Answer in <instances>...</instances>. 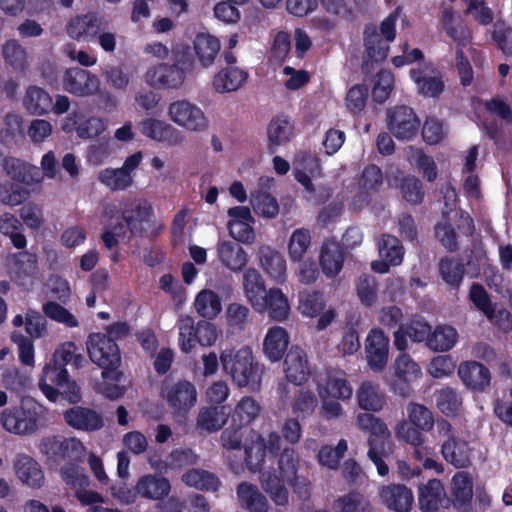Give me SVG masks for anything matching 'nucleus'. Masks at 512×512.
<instances>
[{
    "instance_id": "1",
    "label": "nucleus",
    "mask_w": 512,
    "mask_h": 512,
    "mask_svg": "<svg viewBox=\"0 0 512 512\" xmlns=\"http://www.w3.org/2000/svg\"><path fill=\"white\" fill-rule=\"evenodd\" d=\"M402 8L397 7L380 24V33L375 25H367L364 29L365 55L363 57L361 72L367 81L375 70V64L383 62L389 53V43L396 37V22Z\"/></svg>"
},
{
    "instance_id": "2",
    "label": "nucleus",
    "mask_w": 512,
    "mask_h": 512,
    "mask_svg": "<svg viewBox=\"0 0 512 512\" xmlns=\"http://www.w3.org/2000/svg\"><path fill=\"white\" fill-rule=\"evenodd\" d=\"M173 64L159 63L145 74L146 83L158 89H177L194 68V53L189 45L177 44L172 49Z\"/></svg>"
},
{
    "instance_id": "3",
    "label": "nucleus",
    "mask_w": 512,
    "mask_h": 512,
    "mask_svg": "<svg viewBox=\"0 0 512 512\" xmlns=\"http://www.w3.org/2000/svg\"><path fill=\"white\" fill-rule=\"evenodd\" d=\"M220 362L223 371L236 386L248 387L252 391L259 390L264 367L255 361L250 347L245 346L237 351L225 350L220 355Z\"/></svg>"
},
{
    "instance_id": "4",
    "label": "nucleus",
    "mask_w": 512,
    "mask_h": 512,
    "mask_svg": "<svg viewBox=\"0 0 512 512\" xmlns=\"http://www.w3.org/2000/svg\"><path fill=\"white\" fill-rule=\"evenodd\" d=\"M87 351L90 360L102 369L103 379H122L121 353L114 339L103 333H92L87 340Z\"/></svg>"
},
{
    "instance_id": "5",
    "label": "nucleus",
    "mask_w": 512,
    "mask_h": 512,
    "mask_svg": "<svg viewBox=\"0 0 512 512\" xmlns=\"http://www.w3.org/2000/svg\"><path fill=\"white\" fill-rule=\"evenodd\" d=\"M45 408L32 398L22 399L19 406L8 407L1 413L0 421L8 432L27 435L35 432L44 419Z\"/></svg>"
},
{
    "instance_id": "6",
    "label": "nucleus",
    "mask_w": 512,
    "mask_h": 512,
    "mask_svg": "<svg viewBox=\"0 0 512 512\" xmlns=\"http://www.w3.org/2000/svg\"><path fill=\"white\" fill-rule=\"evenodd\" d=\"M39 389L53 403L77 404L81 401V389L66 368L44 367L38 382Z\"/></svg>"
},
{
    "instance_id": "7",
    "label": "nucleus",
    "mask_w": 512,
    "mask_h": 512,
    "mask_svg": "<svg viewBox=\"0 0 512 512\" xmlns=\"http://www.w3.org/2000/svg\"><path fill=\"white\" fill-rule=\"evenodd\" d=\"M217 339V330L214 324L200 320L197 325L190 316L180 319L179 346L182 352L189 353L198 343L203 347L212 346Z\"/></svg>"
},
{
    "instance_id": "8",
    "label": "nucleus",
    "mask_w": 512,
    "mask_h": 512,
    "mask_svg": "<svg viewBox=\"0 0 512 512\" xmlns=\"http://www.w3.org/2000/svg\"><path fill=\"white\" fill-rule=\"evenodd\" d=\"M153 217L154 209L147 200H132L125 203L121 209L120 218L127 225L128 240L133 237H146Z\"/></svg>"
},
{
    "instance_id": "9",
    "label": "nucleus",
    "mask_w": 512,
    "mask_h": 512,
    "mask_svg": "<svg viewBox=\"0 0 512 512\" xmlns=\"http://www.w3.org/2000/svg\"><path fill=\"white\" fill-rule=\"evenodd\" d=\"M316 386L322 399L333 398L346 401L351 399L353 389L347 379V374L342 369L328 368L317 376Z\"/></svg>"
},
{
    "instance_id": "10",
    "label": "nucleus",
    "mask_w": 512,
    "mask_h": 512,
    "mask_svg": "<svg viewBox=\"0 0 512 512\" xmlns=\"http://www.w3.org/2000/svg\"><path fill=\"white\" fill-rule=\"evenodd\" d=\"M419 95L425 98H439L445 90L444 75L432 63L420 64L409 72Z\"/></svg>"
},
{
    "instance_id": "11",
    "label": "nucleus",
    "mask_w": 512,
    "mask_h": 512,
    "mask_svg": "<svg viewBox=\"0 0 512 512\" xmlns=\"http://www.w3.org/2000/svg\"><path fill=\"white\" fill-rule=\"evenodd\" d=\"M387 126L398 140H411L419 131L420 120L412 108L399 105L388 109Z\"/></svg>"
},
{
    "instance_id": "12",
    "label": "nucleus",
    "mask_w": 512,
    "mask_h": 512,
    "mask_svg": "<svg viewBox=\"0 0 512 512\" xmlns=\"http://www.w3.org/2000/svg\"><path fill=\"white\" fill-rule=\"evenodd\" d=\"M62 85L65 91L74 96L89 97L99 90L100 80L88 70L72 67L65 70Z\"/></svg>"
},
{
    "instance_id": "13",
    "label": "nucleus",
    "mask_w": 512,
    "mask_h": 512,
    "mask_svg": "<svg viewBox=\"0 0 512 512\" xmlns=\"http://www.w3.org/2000/svg\"><path fill=\"white\" fill-rule=\"evenodd\" d=\"M425 431L417 428L408 421H401L396 426V436L399 440H402L413 447V456L418 461H423V466L426 469L433 468L437 465V462L428 457L430 454V448L424 446L425 443Z\"/></svg>"
},
{
    "instance_id": "14",
    "label": "nucleus",
    "mask_w": 512,
    "mask_h": 512,
    "mask_svg": "<svg viewBox=\"0 0 512 512\" xmlns=\"http://www.w3.org/2000/svg\"><path fill=\"white\" fill-rule=\"evenodd\" d=\"M169 115L173 122L191 131H201L208 126V121L203 111L186 100L171 103Z\"/></svg>"
},
{
    "instance_id": "15",
    "label": "nucleus",
    "mask_w": 512,
    "mask_h": 512,
    "mask_svg": "<svg viewBox=\"0 0 512 512\" xmlns=\"http://www.w3.org/2000/svg\"><path fill=\"white\" fill-rule=\"evenodd\" d=\"M389 338L380 329H372L365 343L366 357L369 367L375 371H382L387 364L389 354Z\"/></svg>"
},
{
    "instance_id": "16",
    "label": "nucleus",
    "mask_w": 512,
    "mask_h": 512,
    "mask_svg": "<svg viewBox=\"0 0 512 512\" xmlns=\"http://www.w3.org/2000/svg\"><path fill=\"white\" fill-rule=\"evenodd\" d=\"M465 266L472 267L475 276L480 273V265L473 260V251H471L465 264L454 258H442L439 262V273L451 289L458 291L464 278Z\"/></svg>"
},
{
    "instance_id": "17",
    "label": "nucleus",
    "mask_w": 512,
    "mask_h": 512,
    "mask_svg": "<svg viewBox=\"0 0 512 512\" xmlns=\"http://www.w3.org/2000/svg\"><path fill=\"white\" fill-rule=\"evenodd\" d=\"M284 372L288 382L295 385L305 383L310 374V367L305 351L299 346H292L284 359Z\"/></svg>"
},
{
    "instance_id": "18",
    "label": "nucleus",
    "mask_w": 512,
    "mask_h": 512,
    "mask_svg": "<svg viewBox=\"0 0 512 512\" xmlns=\"http://www.w3.org/2000/svg\"><path fill=\"white\" fill-rule=\"evenodd\" d=\"M63 416L70 427L80 431H98L104 426L102 415L87 407L74 406L66 410Z\"/></svg>"
},
{
    "instance_id": "19",
    "label": "nucleus",
    "mask_w": 512,
    "mask_h": 512,
    "mask_svg": "<svg viewBox=\"0 0 512 512\" xmlns=\"http://www.w3.org/2000/svg\"><path fill=\"white\" fill-rule=\"evenodd\" d=\"M418 502L423 512H436L441 507L447 508L450 505V499L447 498L444 486L439 479H431L419 486Z\"/></svg>"
},
{
    "instance_id": "20",
    "label": "nucleus",
    "mask_w": 512,
    "mask_h": 512,
    "mask_svg": "<svg viewBox=\"0 0 512 512\" xmlns=\"http://www.w3.org/2000/svg\"><path fill=\"white\" fill-rule=\"evenodd\" d=\"M139 129L142 135L158 142L176 145L182 141V136L175 127L155 118L141 120Z\"/></svg>"
},
{
    "instance_id": "21",
    "label": "nucleus",
    "mask_w": 512,
    "mask_h": 512,
    "mask_svg": "<svg viewBox=\"0 0 512 512\" xmlns=\"http://www.w3.org/2000/svg\"><path fill=\"white\" fill-rule=\"evenodd\" d=\"M379 495L387 508L394 512H410L414 502L411 489L403 484L383 486Z\"/></svg>"
},
{
    "instance_id": "22",
    "label": "nucleus",
    "mask_w": 512,
    "mask_h": 512,
    "mask_svg": "<svg viewBox=\"0 0 512 512\" xmlns=\"http://www.w3.org/2000/svg\"><path fill=\"white\" fill-rule=\"evenodd\" d=\"M166 399L170 407L186 413L195 405L197 391L190 381L180 380L168 389Z\"/></svg>"
},
{
    "instance_id": "23",
    "label": "nucleus",
    "mask_w": 512,
    "mask_h": 512,
    "mask_svg": "<svg viewBox=\"0 0 512 512\" xmlns=\"http://www.w3.org/2000/svg\"><path fill=\"white\" fill-rule=\"evenodd\" d=\"M458 375L463 384L474 391H483L490 385V370L477 361H467L460 364Z\"/></svg>"
},
{
    "instance_id": "24",
    "label": "nucleus",
    "mask_w": 512,
    "mask_h": 512,
    "mask_svg": "<svg viewBox=\"0 0 512 512\" xmlns=\"http://www.w3.org/2000/svg\"><path fill=\"white\" fill-rule=\"evenodd\" d=\"M262 300L265 302L263 306H255L257 312H268L271 319L275 321H284L288 318L290 305L287 296L280 288L273 287L263 295Z\"/></svg>"
},
{
    "instance_id": "25",
    "label": "nucleus",
    "mask_w": 512,
    "mask_h": 512,
    "mask_svg": "<svg viewBox=\"0 0 512 512\" xmlns=\"http://www.w3.org/2000/svg\"><path fill=\"white\" fill-rule=\"evenodd\" d=\"M445 461L456 468H466L471 462V449L467 441L457 437L446 439L441 446Z\"/></svg>"
},
{
    "instance_id": "26",
    "label": "nucleus",
    "mask_w": 512,
    "mask_h": 512,
    "mask_svg": "<svg viewBox=\"0 0 512 512\" xmlns=\"http://www.w3.org/2000/svg\"><path fill=\"white\" fill-rule=\"evenodd\" d=\"M453 506L462 512H469L473 497V482L466 472H457L451 481Z\"/></svg>"
},
{
    "instance_id": "27",
    "label": "nucleus",
    "mask_w": 512,
    "mask_h": 512,
    "mask_svg": "<svg viewBox=\"0 0 512 512\" xmlns=\"http://www.w3.org/2000/svg\"><path fill=\"white\" fill-rule=\"evenodd\" d=\"M135 489L142 498L162 500L169 495L171 484L169 480L163 476L147 474L139 478Z\"/></svg>"
},
{
    "instance_id": "28",
    "label": "nucleus",
    "mask_w": 512,
    "mask_h": 512,
    "mask_svg": "<svg viewBox=\"0 0 512 512\" xmlns=\"http://www.w3.org/2000/svg\"><path fill=\"white\" fill-rule=\"evenodd\" d=\"M395 376L397 381L403 383V387L399 388L402 396H408L410 393L409 383L419 379L422 376L420 366L407 353H401L395 360L394 364Z\"/></svg>"
},
{
    "instance_id": "29",
    "label": "nucleus",
    "mask_w": 512,
    "mask_h": 512,
    "mask_svg": "<svg viewBox=\"0 0 512 512\" xmlns=\"http://www.w3.org/2000/svg\"><path fill=\"white\" fill-rule=\"evenodd\" d=\"M289 345L286 329L274 326L268 329L263 343V352L271 362L282 359Z\"/></svg>"
},
{
    "instance_id": "30",
    "label": "nucleus",
    "mask_w": 512,
    "mask_h": 512,
    "mask_svg": "<svg viewBox=\"0 0 512 512\" xmlns=\"http://www.w3.org/2000/svg\"><path fill=\"white\" fill-rule=\"evenodd\" d=\"M358 406L365 411L378 412L386 404V395L378 384L371 381L361 383L356 391Z\"/></svg>"
},
{
    "instance_id": "31",
    "label": "nucleus",
    "mask_w": 512,
    "mask_h": 512,
    "mask_svg": "<svg viewBox=\"0 0 512 512\" xmlns=\"http://www.w3.org/2000/svg\"><path fill=\"white\" fill-rule=\"evenodd\" d=\"M241 507L248 512H267L268 501L258 487L249 482H241L236 488Z\"/></svg>"
},
{
    "instance_id": "32",
    "label": "nucleus",
    "mask_w": 512,
    "mask_h": 512,
    "mask_svg": "<svg viewBox=\"0 0 512 512\" xmlns=\"http://www.w3.org/2000/svg\"><path fill=\"white\" fill-rule=\"evenodd\" d=\"M247 71L235 66L221 69L213 78V87L218 93L237 91L246 82Z\"/></svg>"
},
{
    "instance_id": "33",
    "label": "nucleus",
    "mask_w": 512,
    "mask_h": 512,
    "mask_svg": "<svg viewBox=\"0 0 512 512\" xmlns=\"http://www.w3.org/2000/svg\"><path fill=\"white\" fill-rule=\"evenodd\" d=\"M23 106L32 115H46L51 111L52 97L44 88L30 85L23 97Z\"/></svg>"
},
{
    "instance_id": "34",
    "label": "nucleus",
    "mask_w": 512,
    "mask_h": 512,
    "mask_svg": "<svg viewBox=\"0 0 512 512\" xmlns=\"http://www.w3.org/2000/svg\"><path fill=\"white\" fill-rule=\"evenodd\" d=\"M230 414L231 409L226 405L204 407L199 411L197 426L207 432L218 431L227 422Z\"/></svg>"
},
{
    "instance_id": "35",
    "label": "nucleus",
    "mask_w": 512,
    "mask_h": 512,
    "mask_svg": "<svg viewBox=\"0 0 512 512\" xmlns=\"http://www.w3.org/2000/svg\"><path fill=\"white\" fill-rule=\"evenodd\" d=\"M218 258L232 271H239L247 264V254L242 246L231 241H222L217 245Z\"/></svg>"
},
{
    "instance_id": "36",
    "label": "nucleus",
    "mask_w": 512,
    "mask_h": 512,
    "mask_svg": "<svg viewBox=\"0 0 512 512\" xmlns=\"http://www.w3.org/2000/svg\"><path fill=\"white\" fill-rule=\"evenodd\" d=\"M343 261V252L338 243L334 241L323 243L319 263L326 276L333 277L339 274L343 267Z\"/></svg>"
},
{
    "instance_id": "37",
    "label": "nucleus",
    "mask_w": 512,
    "mask_h": 512,
    "mask_svg": "<svg viewBox=\"0 0 512 512\" xmlns=\"http://www.w3.org/2000/svg\"><path fill=\"white\" fill-rule=\"evenodd\" d=\"M294 125L287 116L277 115L273 117L268 124L267 134L269 140V150L274 152V147L285 144L291 140Z\"/></svg>"
},
{
    "instance_id": "38",
    "label": "nucleus",
    "mask_w": 512,
    "mask_h": 512,
    "mask_svg": "<svg viewBox=\"0 0 512 512\" xmlns=\"http://www.w3.org/2000/svg\"><path fill=\"white\" fill-rule=\"evenodd\" d=\"M17 477L32 488H39L44 482L43 471L36 460L29 456H20L15 463Z\"/></svg>"
},
{
    "instance_id": "39",
    "label": "nucleus",
    "mask_w": 512,
    "mask_h": 512,
    "mask_svg": "<svg viewBox=\"0 0 512 512\" xmlns=\"http://www.w3.org/2000/svg\"><path fill=\"white\" fill-rule=\"evenodd\" d=\"M4 168L7 175L17 183L32 185L40 180L39 170L19 159H5Z\"/></svg>"
},
{
    "instance_id": "40",
    "label": "nucleus",
    "mask_w": 512,
    "mask_h": 512,
    "mask_svg": "<svg viewBox=\"0 0 512 512\" xmlns=\"http://www.w3.org/2000/svg\"><path fill=\"white\" fill-rule=\"evenodd\" d=\"M260 412L261 406L258 401L251 396L242 397L231 414L233 426L242 428L249 425L259 416Z\"/></svg>"
},
{
    "instance_id": "41",
    "label": "nucleus",
    "mask_w": 512,
    "mask_h": 512,
    "mask_svg": "<svg viewBox=\"0 0 512 512\" xmlns=\"http://www.w3.org/2000/svg\"><path fill=\"white\" fill-rule=\"evenodd\" d=\"M260 263L264 271L276 282H283L286 276V261L276 250L269 247L260 250Z\"/></svg>"
},
{
    "instance_id": "42",
    "label": "nucleus",
    "mask_w": 512,
    "mask_h": 512,
    "mask_svg": "<svg viewBox=\"0 0 512 512\" xmlns=\"http://www.w3.org/2000/svg\"><path fill=\"white\" fill-rule=\"evenodd\" d=\"M243 286L245 294L251 303L252 307L263 306L264 301L262 300L263 295L266 291L265 282L261 274L254 268H249L245 271L243 276Z\"/></svg>"
},
{
    "instance_id": "43",
    "label": "nucleus",
    "mask_w": 512,
    "mask_h": 512,
    "mask_svg": "<svg viewBox=\"0 0 512 512\" xmlns=\"http://www.w3.org/2000/svg\"><path fill=\"white\" fill-rule=\"evenodd\" d=\"M357 426L360 430L369 433L368 444L388 440L390 437L387 425L373 414H359L357 416Z\"/></svg>"
},
{
    "instance_id": "44",
    "label": "nucleus",
    "mask_w": 512,
    "mask_h": 512,
    "mask_svg": "<svg viewBox=\"0 0 512 512\" xmlns=\"http://www.w3.org/2000/svg\"><path fill=\"white\" fill-rule=\"evenodd\" d=\"M77 346L74 342H65L61 344L54 352L52 358L45 364L44 367L66 368V365L72 364L75 368L82 367L84 358L81 354H77Z\"/></svg>"
},
{
    "instance_id": "45",
    "label": "nucleus",
    "mask_w": 512,
    "mask_h": 512,
    "mask_svg": "<svg viewBox=\"0 0 512 512\" xmlns=\"http://www.w3.org/2000/svg\"><path fill=\"white\" fill-rule=\"evenodd\" d=\"M458 339L457 330L448 325H439L430 332L426 346L435 352H447L451 350Z\"/></svg>"
},
{
    "instance_id": "46",
    "label": "nucleus",
    "mask_w": 512,
    "mask_h": 512,
    "mask_svg": "<svg viewBox=\"0 0 512 512\" xmlns=\"http://www.w3.org/2000/svg\"><path fill=\"white\" fill-rule=\"evenodd\" d=\"M194 50L201 64L208 67L220 51V41L215 36L200 33L194 40Z\"/></svg>"
},
{
    "instance_id": "47",
    "label": "nucleus",
    "mask_w": 512,
    "mask_h": 512,
    "mask_svg": "<svg viewBox=\"0 0 512 512\" xmlns=\"http://www.w3.org/2000/svg\"><path fill=\"white\" fill-rule=\"evenodd\" d=\"M286 478L274 473H263L261 477L262 488L270 496L271 500L279 506L288 504V490L285 486Z\"/></svg>"
},
{
    "instance_id": "48",
    "label": "nucleus",
    "mask_w": 512,
    "mask_h": 512,
    "mask_svg": "<svg viewBox=\"0 0 512 512\" xmlns=\"http://www.w3.org/2000/svg\"><path fill=\"white\" fill-rule=\"evenodd\" d=\"M99 24L96 16L91 14L79 15L72 18L67 24V34L76 40L97 34Z\"/></svg>"
},
{
    "instance_id": "49",
    "label": "nucleus",
    "mask_w": 512,
    "mask_h": 512,
    "mask_svg": "<svg viewBox=\"0 0 512 512\" xmlns=\"http://www.w3.org/2000/svg\"><path fill=\"white\" fill-rule=\"evenodd\" d=\"M194 307L201 317L213 319L221 312V299L212 290H202L195 298Z\"/></svg>"
},
{
    "instance_id": "50",
    "label": "nucleus",
    "mask_w": 512,
    "mask_h": 512,
    "mask_svg": "<svg viewBox=\"0 0 512 512\" xmlns=\"http://www.w3.org/2000/svg\"><path fill=\"white\" fill-rule=\"evenodd\" d=\"M437 408L447 417H455L462 408V397L458 391L446 386L436 393Z\"/></svg>"
},
{
    "instance_id": "51",
    "label": "nucleus",
    "mask_w": 512,
    "mask_h": 512,
    "mask_svg": "<svg viewBox=\"0 0 512 512\" xmlns=\"http://www.w3.org/2000/svg\"><path fill=\"white\" fill-rule=\"evenodd\" d=\"M182 481L190 487L212 492L217 491L220 486L219 478L205 470L191 469L183 474Z\"/></svg>"
},
{
    "instance_id": "52",
    "label": "nucleus",
    "mask_w": 512,
    "mask_h": 512,
    "mask_svg": "<svg viewBox=\"0 0 512 512\" xmlns=\"http://www.w3.org/2000/svg\"><path fill=\"white\" fill-rule=\"evenodd\" d=\"M98 179L112 191H124L133 184L132 174L122 168H105L100 171Z\"/></svg>"
},
{
    "instance_id": "53",
    "label": "nucleus",
    "mask_w": 512,
    "mask_h": 512,
    "mask_svg": "<svg viewBox=\"0 0 512 512\" xmlns=\"http://www.w3.org/2000/svg\"><path fill=\"white\" fill-rule=\"evenodd\" d=\"M22 225L13 214L5 213L0 217V233L8 236L17 249H24L27 245L26 237L21 232Z\"/></svg>"
},
{
    "instance_id": "54",
    "label": "nucleus",
    "mask_w": 512,
    "mask_h": 512,
    "mask_svg": "<svg viewBox=\"0 0 512 512\" xmlns=\"http://www.w3.org/2000/svg\"><path fill=\"white\" fill-rule=\"evenodd\" d=\"M7 65L16 72H24L28 67L27 52L15 39L8 40L2 49Z\"/></svg>"
},
{
    "instance_id": "55",
    "label": "nucleus",
    "mask_w": 512,
    "mask_h": 512,
    "mask_svg": "<svg viewBox=\"0 0 512 512\" xmlns=\"http://www.w3.org/2000/svg\"><path fill=\"white\" fill-rule=\"evenodd\" d=\"M379 255L393 266L399 265L404 256V248L401 241L390 234H383L378 243Z\"/></svg>"
},
{
    "instance_id": "56",
    "label": "nucleus",
    "mask_w": 512,
    "mask_h": 512,
    "mask_svg": "<svg viewBox=\"0 0 512 512\" xmlns=\"http://www.w3.org/2000/svg\"><path fill=\"white\" fill-rule=\"evenodd\" d=\"M244 463L251 472L261 471L266 456V441L258 435L257 439L244 448Z\"/></svg>"
},
{
    "instance_id": "57",
    "label": "nucleus",
    "mask_w": 512,
    "mask_h": 512,
    "mask_svg": "<svg viewBox=\"0 0 512 512\" xmlns=\"http://www.w3.org/2000/svg\"><path fill=\"white\" fill-rule=\"evenodd\" d=\"M250 204L257 215L266 218H274L279 212L276 198L262 190L251 193Z\"/></svg>"
},
{
    "instance_id": "58",
    "label": "nucleus",
    "mask_w": 512,
    "mask_h": 512,
    "mask_svg": "<svg viewBox=\"0 0 512 512\" xmlns=\"http://www.w3.org/2000/svg\"><path fill=\"white\" fill-rule=\"evenodd\" d=\"M408 422L420 428L422 431L430 432L435 425L433 412L425 405L411 402L407 406Z\"/></svg>"
},
{
    "instance_id": "59",
    "label": "nucleus",
    "mask_w": 512,
    "mask_h": 512,
    "mask_svg": "<svg viewBox=\"0 0 512 512\" xmlns=\"http://www.w3.org/2000/svg\"><path fill=\"white\" fill-rule=\"evenodd\" d=\"M402 198L411 205H419L425 197V190L419 178L413 175L403 177L399 184Z\"/></svg>"
},
{
    "instance_id": "60",
    "label": "nucleus",
    "mask_w": 512,
    "mask_h": 512,
    "mask_svg": "<svg viewBox=\"0 0 512 512\" xmlns=\"http://www.w3.org/2000/svg\"><path fill=\"white\" fill-rule=\"evenodd\" d=\"M311 244L310 231L305 228H298L290 236L288 242V255L292 262H299L303 259Z\"/></svg>"
},
{
    "instance_id": "61",
    "label": "nucleus",
    "mask_w": 512,
    "mask_h": 512,
    "mask_svg": "<svg viewBox=\"0 0 512 512\" xmlns=\"http://www.w3.org/2000/svg\"><path fill=\"white\" fill-rule=\"evenodd\" d=\"M469 300L481 311L489 320L495 317V307L491 301L490 295L480 283L473 282L469 288Z\"/></svg>"
},
{
    "instance_id": "62",
    "label": "nucleus",
    "mask_w": 512,
    "mask_h": 512,
    "mask_svg": "<svg viewBox=\"0 0 512 512\" xmlns=\"http://www.w3.org/2000/svg\"><path fill=\"white\" fill-rule=\"evenodd\" d=\"M324 296L319 291L302 292L299 295V310L309 317H315L321 314L325 308Z\"/></svg>"
},
{
    "instance_id": "63",
    "label": "nucleus",
    "mask_w": 512,
    "mask_h": 512,
    "mask_svg": "<svg viewBox=\"0 0 512 512\" xmlns=\"http://www.w3.org/2000/svg\"><path fill=\"white\" fill-rule=\"evenodd\" d=\"M394 87V75L386 69H380L372 89V97L376 103H384Z\"/></svg>"
},
{
    "instance_id": "64",
    "label": "nucleus",
    "mask_w": 512,
    "mask_h": 512,
    "mask_svg": "<svg viewBox=\"0 0 512 512\" xmlns=\"http://www.w3.org/2000/svg\"><path fill=\"white\" fill-rule=\"evenodd\" d=\"M383 185L382 170L375 164L367 165L359 179V188L365 193L378 192Z\"/></svg>"
}]
</instances>
